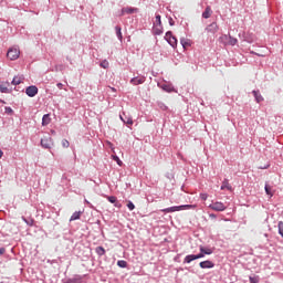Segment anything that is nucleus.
I'll return each instance as SVG.
<instances>
[{"label": "nucleus", "instance_id": "nucleus-1", "mask_svg": "<svg viewBox=\"0 0 283 283\" xmlns=\"http://www.w3.org/2000/svg\"><path fill=\"white\" fill-rule=\"evenodd\" d=\"M205 253L200 251L198 254H188L184 259V264H191L195 260H201V258H205Z\"/></svg>", "mask_w": 283, "mask_h": 283}, {"label": "nucleus", "instance_id": "nucleus-2", "mask_svg": "<svg viewBox=\"0 0 283 283\" xmlns=\"http://www.w3.org/2000/svg\"><path fill=\"white\" fill-rule=\"evenodd\" d=\"M165 41L169 43L171 48H177L178 46V39L174 36V33L171 31H167L165 34Z\"/></svg>", "mask_w": 283, "mask_h": 283}, {"label": "nucleus", "instance_id": "nucleus-3", "mask_svg": "<svg viewBox=\"0 0 283 283\" xmlns=\"http://www.w3.org/2000/svg\"><path fill=\"white\" fill-rule=\"evenodd\" d=\"M20 54H21V51H19V49L12 48L8 50L7 56L8 59H10V61H17Z\"/></svg>", "mask_w": 283, "mask_h": 283}, {"label": "nucleus", "instance_id": "nucleus-4", "mask_svg": "<svg viewBox=\"0 0 283 283\" xmlns=\"http://www.w3.org/2000/svg\"><path fill=\"white\" fill-rule=\"evenodd\" d=\"M209 209H212V211H227V206H224L221 201H217L210 203Z\"/></svg>", "mask_w": 283, "mask_h": 283}, {"label": "nucleus", "instance_id": "nucleus-5", "mask_svg": "<svg viewBox=\"0 0 283 283\" xmlns=\"http://www.w3.org/2000/svg\"><path fill=\"white\" fill-rule=\"evenodd\" d=\"M25 94L30 98H34V96L39 94V87H36V85L28 86L25 90Z\"/></svg>", "mask_w": 283, "mask_h": 283}, {"label": "nucleus", "instance_id": "nucleus-6", "mask_svg": "<svg viewBox=\"0 0 283 283\" xmlns=\"http://www.w3.org/2000/svg\"><path fill=\"white\" fill-rule=\"evenodd\" d=\"M145 81H147V77H145L143 75H138L130 80V84L132 85H143V83H145Z\"/></svg>", "mask_w": 283, "mask_h": 283}, {"label": "nucleus", "instance_id": "nucleus-7", "mask_svg": "<svg viewBox=\"0 0 283 283\" xmlns=\"http://www.w3.org/2000/svg\"><path fill=\"white\" fill-rule=\"evenodd\" d=\"M41 147H43V149H51L52 148V137L42 138Z\"/></svg>", "mask_w": 283, "mask_h": 283}, {"label": "nucleus", "instance_id": "nucleus-8", "mask_svg": "<svg viewBox=\"0 0 283 283\" xmlns=\"http://www.w3.org/2000/svg\"><path fill=\"white\" fill-rule=\"evenodd\" d=\"M161 213H176V211H182V208L180 206H172L170 208H165L160 210Z\"/></svg>", "mask_w": 283, "mask_h": 283}, {"label": "nucleus", "instance_id": "nucleus-9", "mask_svg": "<svg viewBox=\"0 0 283 283\" xmlns=\"http://www.w3.org/2000/svg\"><path fill=\"white\" fill-rule=\"evenodd\" d=\"M136 12H138V8L125 7V8L122 9L120 15L123 17L125 14H134Z\"/></svg>", "mask_w": 283, "mask_h": 283}, {"label": "nucleus", "instance_id": "nucleus-10", "mask_svg": "<svg viewBox=\"0 0 283 283\" xmlns=\"http://www.w3.org/2000/svg\"><path fill=\"white\" fill-rule=\"evenodd\" d=\"M219 27L217 22H212L211 24H209L206 28V32L210 33V34H216V32H218Z\"/></svg>", "mask_w": 283, "mask_h": 283}, {"label": "nucleus", "instance_id": "nucleus-11", "mask_svg": "<svg viewBox=\"0 0 283 283\" xmlns=\"http://www.w3.org/2000/svg\"><path fill=\"white\" fill-rule=\"evenodd\" d=\"M200 269H213V266H216V263H213V261L210 260H206L199 263Z\"/></svg>", "mask_w": 283, "mask_h": 283}, {"label": "nucleus", "instance_id": "nucleus-12", "mask_svg": "<svg viewBox=\"0 0 283 283\" xmlns=\"http://www.w3.org/2000/svg\"><path fill=\"white\" fill-rule=\"evenodd\" d=\"M164 30H163V24H154L153 27V33L155 34V36H160V34H163Z\"/></svg>", "mask_w": 283, "mask_h": 283}, {"label": "nucleus", "instance_id": "nucleus-13", "mask_svg": "<svg viewBox=\"0 0 283 283\" xmlns=\"http://www.w3.org/2000/svg\"><path fill=\"white\" fill-rule=\"evenodd\" d=\"M23 81H25V77H23V75H17L13 77L11 85H21Z\"/></svg>", "mask_w": 283, "mask_h": 283}, {"label": "nucleus", "instance_id": "nucleus-14", "mask_svg": "<svg viewBox=\"0 0 283 283\" xmlns=\"http://www.w3.org/2000/svg\"><path fill=\"white\" fill-rule=\"evenodd\" d=\"M52 123V118L50 117V114H45L42 117V126L48 127Z\"/></svg>", "mask_w": 283, "mask_h": 283}, {"label": "nucleus", "instance_id": "nucleus-15", "mask_svg": "<svg viewBox=\"0 0 283 283\" xmlns=\"http://www.w3.org/2000/svg\"><path fill=\"white\" fill-rule=\"evenodd\" d=\"M220 189H221V191H224V189H227L228 191H231L233 188L230 186L229 179H223Z\"/></svg>", "mask_w": 283, "mask_h": 283}, {"label": "nucleus", "instance_id": "nucleus-16", "mask_svg": "<svg viewBox=\"0 0 283 283\" xmlns=\"http://www.w3.org/2000/svg\"><path fill=\"white\" fill-rule=\"evenodd\" d=\"M199 250L201 251V253H203L205 255H211L213 253V249L211 248H205V245H200Z\"/></svg>", "mask_w": 283, "mask_h": 283}, {"label": "nucleus", "instance_id": "nucleus-17", "mask_svg": "<svg viewBox=\"0 0 283 283\" xmlns=\"http://www.w3.org/2000/svg\"><path fill=\"white\" fill-rule=\"evenodd\" d=\"M160 87L161 90H164V92H168V93L176 92V88H174V85L171 84H163Z\"/></svg>", "mask_w": 283, "mask_h": 283}, {"label": "nucleus", "instance_id": "nucleus-18", "mask_svg": "<svg viewBox=\"0 0 283 283\" xmlns=\"http://www.w3.org/2000/svg\"><path fill=\"white\" fill-rule=\"evenodd\" d=\"M252 94L256 103H262V101H264V97H262V94H260V91H252Z\"/></svg>", "mask_w": 283, "mask_h": 283}, {"label": "nucleus", "instance_id": "nucleus-19", "mask_svg": "<svg viewBox=\"0 0 283 283\" xmlns=\"http://www.w3.org/2000/svg\"><path fill=\"white\" fill-rule=\"evenodd\" d=\"M83 214V211H75L71 218H70V222H73L74 220H81V216Z\"/></svg>", "mask_w": 283, "mask_h": 283}, {"label": "nucleus", "instance_id": "nucleus-20", "mask_svg": "<svg viewBox=\"0 0 283 283\" xmlns=\"http://www.w3.org/2000/svg\"><path fill=\"white\" fill-rule=\"evenodd\" d=\"M119 118L125 125H134V119H132V117H123V115H120Z\"/></svg>", "mask_w": 283, "mask_h": 283}, {"label": "nucleus", "instance_id": "nucleus-21", "mask_svg": "<svg viewBox=\"0 0 283 283\" xmlns=\"http://www.w3.org/2000/svg\"><path fill=\"white\" fill-rule=\"evenodd\" d=\"M211 7H207L206 10L202 12L203 19H210L211 18Z\"/></svg>", "mask_w": 283, "mask_h": 283}, {"label": "nucleus", "instance_id": "nucleus-22", "mask_svg": "<svg viewBox=\"0 0 283 283\" xmlns=\"http://www.w3.org/2000/svg\"><path fill=\"white\" fill-rule=\"evenodd\" d=\"M108 202H111L112 205H114L115 207H120V203L117 202V198L114 196H108L107 197Z\"/></svg>", "mask_w": 283, "mask_h": 283}, {"label": "nucleus", "instance_id": "nucleus-23", "mask_svg": "<svg viewBox=\"0 0 283 283\" xmlns=\"http://www.w3.org/2000/svg\"><path fill=\"white\" fill-rule=\"evenodd\" d=\"M115 32L118 41H123V32L119 25L115 27Z\"/></svg>", "mask_w": 283, "mask_h": 283}, {"label": "nucleus", "instance_id": "nucleus-24", "mask_svg": "<svg viewBox=\"0 0 283 283\" xmlns=\"http://www.w3.org/2000/svg\"><path fill=\"white\" fill-rule=\"evenodd\" d=\"M95 253H97V255H99V258H103V255H105V248H103L101 245L95 248Z\"/></svg>", "mask_w": 283, "mask_h": 283}, {"label": "nucleus", "instance_id": "nucleus-25", "mask_svg": "<svg viewBox=\"0 0 283 283\" xmlns=\"http://www.w3.org/2000/svg\"><path fill=\"white\" fill-rule=\"evenodd\" d=\"M23 222H25V224H28V227H34V219L29 218L25 219V217H22Z\"/></svg>", "mask_w": 283, "mask_h": 283}, {"label": "nucleus", "instance_id": "nucleus-26", "mask_svg": "<svg viewBox=\"0 0 283 283\" xmlns=\"http://www.w3.org/2000/svg\"><path fill=\"white\" fill-rule=\"evenodd\" d=\"M117 266H119V269H127V261L125 260L117 261Z\"/></svg>", "mask_w": 283, "mask_h": 283}, {"label": "nucleus", "instance_id": "nucleus-27", "mask_svg": "<svg viewBox=\"0 0 283 283\" xmlns=\"http://www.w3.org/2000/svg\"><path fill=\"white\" fill-rule=\"evenodd\" d=\"M264 189H265V193L270 196V198H273V192L271 191V186H269V184H265Z\"/></svg>", "mask_w": 283, "mask_h": 283}, {"label": "nucleus", "instance_id": "nucleus-28", "mask_svg": "<svg viewBox=\"0 0 283 283\" xmlns=\"http://www.w3.org/2000/svg\"><path fill=\"white\" fill-rule=\"evenodd\" d=\"M160 14H156L154 25H163Z\"/></svg>", "mask_w": 283, "mask_h": 283}, {"label": "nucleus", "instance_id": "nucleus-29", "mask_svg": "<svg viewBox=\"0 0 283 283\" xmlns=\"http://www.w3.org/2000/svg\"><path fill=\"white\" fill-rule=\"evenodd\" d=\"M179 208H181V211H185V209H196V205H182Z\"/></svg>", "mask_w": 283, "mask_h": 283}, {"label": "nucleus", "instance_id": "nucleus-30", "mask_svg": "<svg viewBox=\"0 0 283 283\" xmlns=\"http://www.w3.org/2000/svg\"><path fill=\"white\" fill-rule=\"evenodd\" d=\"M180 43H181L182 48H188L189 45H191L189 43V41H187V39H185V38L180 39Z\"/></svg>", "mask_w": 283, "mask_h": 283}, {"label": "nucleus", "instance_id": "nucleus-31", "mask_svg": "<svg viewBox=\"0 0 283 283\" xmlns=\"http://www.w3.org/2000/svg\"><path fill=\"white\" fill-rule=\"evenodd\" d=\"M101 67H103V70H107V67H109V62L107 60H104L101 62Z\"/></svg>", "mask_w": 283, "mask_h": 283}, {"label": "nucleus", "instance_id": "nucleus-32", "mask_svg": "<svg viewBox=\"0 0 283 283\" xmlns=\"http://www.w3.org/2000/svg\"><path fill=\"white\" fill-rule=\"evenodd\" d=\"M277 228H279V233H280V235L283 238V221H280V222L277 223Z\"/></svg>", "mask_w": 283, "mask_h": 283}, {"label": "nucleus", "instance_id": "nucleus-33", "mask_svg": "<svg viewBox=\"0 0 283 283\" xmlns=\"http://www.w3.org/2000/svg\"><path fill=\"white\" fill-rule=\"evenodd\" d=\"M238 43V39L233 38V36H229V44L230 45H235Z\"/></svg>", "mask_w": 283, "mask_h": 283}, {"label": "nucleus", "instance_id": "nucleus-34", "mask_svg": "<svg viewBox=\"0 0 283 283\" xmlns=\"http://www.w3.org/2000/svg\"><path fill=\"white\" fill-rule=\"evenodd\" d=\"M0 92H1L2 94H8V92H10V90L8 88V86L0 85Z\"/></svg>", "mask_w": 283, "mask_h": 283}, {"label": "nucleus", "instance_id": "nucleus-35", "mask_svg": "<svg viewBox=\"0 0 283 283\" xmlns=\"http://www.w3.org/2000/svg\"><path fill=\"white\" fill-rule=\"evenodd\" d=\"M249 280H250V283H260L259 276H250Z\"/></svg>", "mask_w": 283, "mask_h": 283}, {"label": "nucleus", "instance_id": "nucleus-36", "mask_svg": "<svg viewBox=\"0 0 283 283\" xmlns=\"http://www.w3.org/2000/svg\"><path fill=\"white\" fill-rule=\"evenodd\" d=\"M158 107L163 109V112H167L168 107L163 102H158Z\"/></svg>", "mask_w": 283, "mask_h": 283}, {"label": "nucleus", "instance_id": "nucleus-37", "mask_svg": "<svg viewBox=\"0 0 283 283\" xmlns=\"http://www.w3.org/2000/svg\"><path fill=\"white\" fill-rule=\"evenodd\" d=\"M127 208L129 209V211H134V209H136V206L134 205V202L128 201Z\"/></svg>", "mask_w": 283, "mask_h": 283}, {"label": "nucleus", "instance_id": "nucleus-38", "mask_svg": "<svg viewBox=\"0 0 283 283\" xmlns=\"http://www.w3.org/2000/svg\"><path fill=\"white\" fill-rule=\"evenodd\" d=\"M113 159L116 160V163H117V165H118L119 167L123 166V161L120 160V158H118V156H113Z\"/></svg>", "mask_w": 283, "mask_h": 283}, {"label": "nucleus", "instance_id": "nucleus-39", "mask_svg": "<svg viewBox=\"0 0 283 283\" xmlns=\"http://www.w3.org/2000/svg\"><path fill=\"white\" fill-rule=\"evenodd\" d=\"M62 146L65 147V148L70 147V142L67 139H63L62 140Z\"/></svg>", "mask_w": 283, "mask_h": 283}, {"label": "nucleus", "instance_id": "nucleus-40", "mask_svg": "<svg viewBox=\"0 0 283 283\" xmlns=\"http://www.w3.org/2000/svg\"><path fill=\"white\" fill-rule=\"evenodd\" d=\"M4 112H6V114H12L14 111H12V107L7 106V107L4 108Z\"/></svg>", "mask_w": 283, "mask_h": 283}, {"label": "nucleus", "instance_id": "nucleus-41", "mask_svg": "<svg viewBox=\"0 0 283 283\" xmlns=\"http://www.w3.org/2000/svg\"><path fill=\"white\" fill-rule=\"evenodd\" d=\"M200 198H201V200H207V198H209V195L200 193Z\"/></svg>", "mask_w": 283, "mask_h": 283}, {"label": "nucleus", "instance_id": "nucleus-42", "mask_svg": "<svg viewBox=\"0 0 283 283\" xmlns=\"http://www.w3.org/2000/svg\"><path fill=\"white\" fill-rule=\"evenodd\" d=\"M175 23L174 18H169V25H175Z\"/></svg>", "mask_w": 283, "mask_h": 283}, {"label": "nucleus", "instance_id": "nucleus-43", "mask_svg": "<svg viewBox=\"0 0 283 283\" xmlns=\"http://www.w3.org/2000/svg\"><path fill=\"white\" fill-rule=\"evenodd\" d=\"M209 218H211L212 220H216V218H218V216H216L214 213H210Z\"/></svg>", "mask_w": 283, "mask_h": 283}, {"label": "nucleus", "instance_id": "nucleus-44", "mask_svg": "<svg viewBox=\"0 0 283 283\" xmlns=\"http://www.w3.org/2000/svg\"><path fill=\"white\" fill-rule=\"evenodd\" d=\"M56 87H57L59 90H63V83H57V84H56Z\"/></svg>", "mask_w": 283, "mask_h": 283}, {"label": "nucleus", "instance_id": "nucleus-45", "mask_svg": "<svg viewBox=\"0 0 283 283\" xmlns=\"http://www.w3.org/2000/svg\"><path fill=\"white\" fill-rule=\"evenodd\" d=\"M6 253V248H0V255H3Z\"/></svg>", "mask_w": 283, "mask_h": 283}, {"label": "nucleus", "instance_id": "nucleus-46", "mask_svg": "<svg viewBox=\"0 0 283 283\" xmlns=\"http://www.w3.org/2000/svg\"><path fill=\"white\" fill-rule=\"evenodd\" d=\"M251 54H255L256 56H264V55H262V54H260V53H256V52H254V51H251Z\"/></svg>", "mask_w": 283, "mask_h": 283}, {"label": "nucleus", "instance_id": "nucleus-47", "mask_svg": "<svg viewBox=\"0 0 283 283\" xmlns=\"http://www.w3.org/2000/svg\"><path fill=\"white\" fill-rule=\"evenodd\" d=\"M270 165H265L263 167H260V169H269Z\"/></svg>", "mask_w": 283, "mask_h": 283}, {"label": "nucleus", "instance_id": "nucleus-48", "mask_svg": "<svg viewBox=\"0 0 283 283\" xmlns=\"http://www.w3.org/2000/svg\"><path fill=\"white\" fill-rule=\"evenodd\" d=\"M85 203L92 208V203L90 201L85 200Z\"/></svg>", "mask_w": 283, "mask_h": 283}, {"label": "nucleus", "instance_id": "nucleus-49", "mask_svg": "<svg viewBox=\"0 0 283 283\" xmlns=\"http://www.w3.org/2000/svg\"><path fill=\"white\" fill-rule=\"evenodd\" d=\"M0 158H3V150L0 149Z\"/></svg>", "mask_w": 283, "mask_h": 283}]
</instances>
